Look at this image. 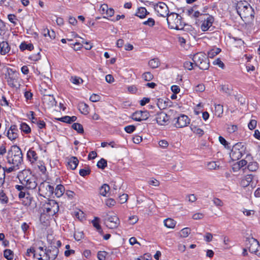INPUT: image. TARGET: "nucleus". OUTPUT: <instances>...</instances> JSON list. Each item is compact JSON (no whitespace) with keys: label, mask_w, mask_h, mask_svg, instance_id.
Returning <instances> with one entry per match:
<instances>
[{"label":"nucleus","mask_w":260,"mask_h":260,"mask_svg":"<svg viewBox=\"0 0 260 260\" xmlns=\"http://www.w3.org/2000/svg\"><path fill=\"white\" fill-rule=\"evenodd\" d=\"M101 96L96 94L93 93L90 97V101L92 102H96L100 100Z\"/></svg>","instance_id":"obj_57"},{"label":"nucleus","mask_w":260,"mask_h":260,"mask_svg":"<svg viewBox=\"0 0 260 260\" xmlns=\"http://www.w3.org/2000/svg\"><path fill=\"white\" fill-rule=\"evenodd\" d=\"M19 48L22 51L25 50L31 51L34 49V45L31 43L27 44L25 42H23L20 45Z\"/></svg>","instance_id":"obj_30"},{"label":"nucleus","mask_w":260,"mask_h":260,"mask_svg":"<svg viewBox=\"0 0 260 260\" xmlns=\"http://www.w3.org/2000/svg\"><path fill=\"white\" fill-rule=\"evenodd\" d=\"M238 129L236 125H229L227 127V129L229 133H233L236 132Z\"/></svg>","instance_id":"obj_63"},{"label":"nucleus","mask_w":260,"mask_h":260,"mask_svg":"<svg viewBox=\"0 0 260 260\" xmlns=\"http://www.w3.org/2000/svg\"><path fill=\"white\" fill-rule=\"evenodd\" d=\"M79 110L82 114L87 115L89 113V107L84 103H80L79 105Z\"/></svg>","instance_id":"obj_28"},{"label":"nucleus","mask_w":260,"mask_h":260,"mask_svg":"<svg viewBox=\"0 0 260 260\" xmlns=\"http://www.w3.org/2000/svg\"><path fill=\"white\" fill-rule=\"evenodd\" d=\"M248 243H246L247 246L249 249V251L251 253H253L257 254L259 253L260 246L258 242L253 238L248 239L247 241Z\"/></svg>","instance_id":"obj_11"},{"label":"nucleus","mask_w":260,"mask_h":260,"mask_svg":"<svg viewBox=\"0 0 260 260\" xmlns=\"http://www.w3.org/2000/svg\"><path fill=\"white\" fill-rule=\"evenodd\" d=\"M19 169V167L15 165H13L12 166L7 168L6 167H4V170H5V174L6 175V173H9L14 171H16V170H18Z\"/></svg>","instance_id":"obj_45"},{"label":"nucleus","mask_w":260,"mask_h":260,"mask_svg":"<svg viewBox=\"0 0 260 260\" xmlns=\"http://www.w3.org/2000/svg\"><path fill=\"white\" fill-rule=\"evenodd\" d=\"M214 21V18L211 15H208L206 18H205L201 26V28L202 31H206L212 25Z\"/></svg>","instance_id":"obj_16"},{"label":"nucleus","mask_w":260,"mask_h":260,"mask_svg":"<svg viewBox=\"0 0 260 260\" xmlns=\"http://www.w3.org/2000/svg\"><path fill=\"white\" fill-rule=\"evenodd\" d=\"M7 162L10 165H15L18 167L23 162V154L19 147L17 145L11 146L7 156Z\"/></svg>","instance_id":"obj_1"},{"label":"nucleus","mask_w":260,"mask_h":260,"mask_svg":"<svg viewBox=\"0 0 260 260\" xmlns=\"http://www.w3.org/2000/svg\"><path fill=\"white\" fill-rule=\"evenodd\" d=\"M5 177L4 167L0 165V187L4 184Z\"/></svg>","instance_id":"obj_40"},{"label":"nucleus","mask_w":260,"mask_h":260,"mask_svg":"<svg viewBox=\"0 0 260 260\" xmlns=\"http://www.w3.org/2000/svg\"><path fill=\"white\" fill-rule=\"evenodd\" d=\"M143 24L152 27L154 25L155 21L154 19L152 18H149L147 21H145L143 22Z\"/></svg>","instance_id":"obj_50"},{"label":"nucleus","mask_w":260,"mask_h":260,"mask_svg":"<svg viewBox=\"0 0 260 260\" xmlns=\"http://www.w3.org/2000/svg\"><path fill=\"white\" fill-rule=\"evenodd\" d=\"M169 119L168 115L164 112H160L157 114L156 117L157 123L161 125H165Z\"/></svg>","instance_id":"obj_18"},{"label":"nucleus","mask_w":260,"mask_h":260,"mask_svg":"<svg viewBox=\"0 0 260 260\" xmlns=\"http://www.w3.org/2000/svg\"><path fill=\"white\" fill-rule=\"evenodd\" d=\"M233 148H236L237 150H239V151L241 152H244L245 149V147L241 142H239L235 144L233 146Z\"/></svg>","instance_id":"obj_49"},{"label":"nucleus","mask_w":260,"mask_h":260,"mask_svg":"<svg viewBox=\"0 0 260 260\" xmlns=\"http://www.w3.org/2000/svg\"><path fill=\"white\" fill-rule=\"evenodd\" d=\"M20 129L21 132H24V133L28 134L30 133L31 129L29 126L25 122H22L20 124Z\"/></svg>","instance_id":"obj_35"},{"label":"nucleus","mask_w":260,"mask_h":260,"mask_svg":"<svg viewBox=\"0 0 260 260\" xmlns=\"http://www.w3.org/2000/svg\"><path fill=\"white\" fill-rule=\"evenodd\" d=\"M79 164V160L75 156H72L68 161V165L70 169L74 170L76 169Z\"/></svg>","instance_id":"obj_25"},{"label":"nucleus","mask_w":260,"mask_h":260,"mask_svg":"<svg viewBox=\"0 0 260 260\" xmlns=\"http://www.w3.org/2000/svg\"><path fill=\"white\" fill-rule=\"evenodd\" d=\"M189 123L190 119L188 116L184 114H181L176 118L175 125L176 127L181 128L187 126Z\"/></svg>","instance_id":"obj_13"},{"label":"nucleus","mask_w":260,"mask_h":260,"mask_svg":"<svg viewBox=\"0 0 260 260\" xmlns=\"http://www.w3.org/2000/svg\"><path fill=\"white\" fill-rule=\"evenodd\" d=\"M155 11L157 12V15L166 17H168L169 14V8L164 2H158L154 5Z\"/></svg>","instance_id":"obj_9"},{"label":"nucleus","mask_w":260,"mask_h":260,"mask_svg":"<svg viewBox=\"0 0 260 260\" xmlns=\"http://www.w3.org/2000/svg\"><path fill=\"white\" fill-rule=\"evenodd\" d=\"M110 190V186L107 184H103L100 188V193L101 195L106 197Z\"/></svg>","instance_id":"obj_32"},{"label":"nucleus","mask_w":260,"mask_h":260,"mask_svg":"<svg viewBox=\"0 0 260 260\" xmlns=\"http://www.w3.org/2000/svg\"><path fill=\"white\" fill-rule=\"evenodd\" d=\"M9 199L4 193L3 190L0 191V203L2 204H6L8 203Z\"/></svg>","instance_id":"obj_37"},{"label":"nucleus","mask_w":260,"mask_h":260,"mask_svg":"<svg viewBox=\"0 0 260 260\" xmlns=\"http://www.w3.org/2000/svg\"><path fill=\"white\" fill-rule=\"evenodd\" d=\"M71 81L74 84L79 85L82 83L83 80L80 77L75 76L71 77Z\"/></svg>","instance_id":"obj_48"},{"label":"nucleus","mask_w":260,"mask_h":260,"mask_svg":"<svg viewBox=\"0 0 260 260\" xmlns=\"http://www.w3.org/2000/svg\"><path fill=\"white\" fill-rule=\"evenodd\" d=\"M149 14V13L147 11L145 8L140 7L138 8L135 15L140 18H144Z\"/></svg>","instance_id":"obj_24"},{"label":"nucleus","mask_w":260,"mask_h":260,"mask_svg":"<svg viewBox=\"0 0 260 260\" xmlns=\"http://www.w3.org/2000/svg\"><path fill=\"white\" fill-rule=\"evenodd\" d=\"M116 202L114 199H108L106 200V204L109 207H111L115 205Z\"/></svg>","instance_id":"obj_64"},{"label":"nucleus","mask_w":260,"mask_h":260,"mask_svg":"<svg viewBox=\"0 0 260 260\" xmlns=\"http://www.w3.org/2000/svg\"><path fill=\"white\" fill-rule=\"evenodd\" d=\"M54 193V187L48 182H42L39 186V194L49 199Z\"/></svg>","instance_id":"obj_7"},{"label":"nucleus","mask_w":260,"mask_h":260,"mask_svg":"<svg viewBox=\"0 0 260 260\" xmlns=\"http://www.w3.org/2000/svg\"><path fill=\"white\" fill-rule=\"evenodd\" d=\"M36 124L39 129L45 128L46 125L45 121L41 119H39Z\"/></svg>","instance_id":"obj_62"},{"label":"nucleus","mask_w":260,"mask_h":260,"mask_svg":"<svg viewBox=\"0 0 260 260\" xmlns=\"http://www.w3.org/2000/svg\"><path fill=\"white\" fill-rule=\"evenodd\" d=\"M42 101L44 105L48 108H50L55 106L56 102L53 95H44Z\"/></svg>","instance_id":"obj_14"},{"label":"nucleus","mask_w":260,"mask_h":260,"mask_svg":"<svg viewBox=\"0 0 260 260\" xmlns=\"http://www.w3.org/2000/svg\"><path fill=\"white\" fill-rule=\"evenodd\" d=\"M191 230L189 228H185L181 230L179 233L180 236L182 238H186L190 234Z\"/></svg>","instance_id":"obj_38"},{"label":"nucleus","mask_w":260,"mask_h":260,"mask_svg":"<svg viewBox=\"0 0 260 260\" xmlns=\"http://www.w3.org/2000/svg\"><path fill=\"white\" fill-rule=\"evenodd\" d=\"M59 249L55 246L50 245L45 249L43 257L45 260H54L58 255Z\"/></svg>","instance_id":"obj_8"},{"label":"nucleus","mask_w":260,"mask_h":260,"mask_svg":"<svg viewBox=\"0 0 260 260\" xmlns=\"http://www.w3.org/2000/svg\"><path fill=\"white\" fill-rule=\"evenodd\" d=\"M29 175H32L31 172L28 170H23L19 172L17 175V178L21 184L25 182V180L30 179Z\"/></svg>","instance_id":"obj_17"},{"label":"nucleus","mask_w":260,"mask_h":260,"mask_svg":"<svg viewBox=\"0 0 260 260\" xmlns=\"http://www.w3.org/2000/svg\"><path fill=\"white\" fill-rule=\"evenodd\" d=\"M149 66L152 68V69H155L157 68L159 65V61L157 58H154L151 59L149 61Z\"/></svg>","instance_id":"obj_43"},{"label":"nucleus","mask_w":260,"mask_h":260,"mask_svg":"<svg viewBox=\"0 0 260 260\" xmlns=\"http://www.w3.org/2000/svg\"><path fill=\"white\" fill-rule=\"evenodd\" d=\"M191 131L199 137H202L204 134V131L199 128L198 126L194 124V122H192L190 126Z\"/></svg>","instance_id":"obj_23"},{"label":"nucleus","mask_w":260,"mask_h":260,"mask_svg":"<svg viewBox=\"0 0 260 260\" xmlns=\"http://www.w3.org/2000/svg\"><path fill=\"white\" fill-rule=\"evenodd\" d=\"M65 188L63 185L62 184L57 185L54 189V193L57 198L61 197L64 193Z\"/></svg>","instance_id":"obj_22"},{"label":"nucleus","mask_w":260,"mask_h":260,"mask_svg":"<svg viewBox=\"0 0 260 260\" xmlns=\"http://www.w3.org/2000/svg\"><path fill=\"white\" fill-rule=\"evenodd\" d=\"M213 63L214 65H217L221 69H224L225 66L223 62L220 60V58H218L216 59H215L213 62Z\"/></svg>","instance_id":"obj_54"},{"label":"nucleus","mask_w":260,"mask_h":260,"mask_svg":"<svg viewBox=\"0 0 260 260\" xmlns=\"http://www.w3.org/2000/svg\"><path fill=\"white\" fill-rule=\"evenodd\" d=\"M167 21L168 27L170 29L181 30L183 29L185 25L182 17L174 12L171 13L168 16Z\"/></svg>","instance_id":"obj_3"},{"label":"nucleus","mask_w":260,"mask_h":260,"mask_svg":"<svg viewBox=\"0 0 260 260\" xmlns=\"http://www.w3.org/2000/svg\"><path fill=\"white\" fill-rule=\"evenodd\" d=\"M128 199V195L125 193H123L119 197V200L120 204L125 203Z\"/></svg>","instance_id":"obj_53"},{"label":"nucleus","mask_w":260,"mask_h":260,"mask_svg":"<svg viewBox=\"0 0 260 260\" xmlns=\"http://www.w3.org/2000/svg\"><path fill=\"white\" fill-rule=\"evenodd\" d=\"M43 213L49 216H53L59 210V205L54 200H48V202L45 203L42 206Z\"/></svg>","instance_id":"obj_6"},{"label":"nucleus","mask_w":260,"mask_h":260,"mask_svg":"<svg viewBox=\"0 0 260 260\" xmlns=\"http://www.w3.org/2000/svg\"><path fill=\"white\" fill-rule=\"evenodd\" d=\"M91 170L89 166H87L84 169H82L79 170V174L82 177H85L90 174Z\"/></svg>","instance_id":"obj_39"},{"label":"nucleus","mask_w":260,"mask_h":260,"mask_svg":"<svg viewBox=\"0 0 260 260\" xmlns=\"http://www.w3.org/2000/svg\"><path fill=\"white\" fill-rule=\"evenodd\" d=\"M164 222L166 227L171 229L174 228L176 224V222L172 218H167L164 220Z\"/></svg>","instance_id":"obj_33"},{"label":"nucleus","mask_w":260,"mask_h":260,"mask_svg":"<svg viewBox=\"0 0 260 260\" xmlns=\"http://www.w3.org/2000/svg\"><path fill=\"white\" fill-rule=\"evenodd\" d=\"M221 52V49L219 48H215L211 49L208 52V58H213Z\"/></svg>","instance_id":"obj_34"},{"label":"nucleus","mask_w":260,"mask_h":260,"mask_svg":"<svg viewBox=\"0 0 260 260\" xmlns=\"http://www.w3.org/2000/svg\"><path fill=\"white\" fill-rule=\"evenodd\" d=\"M99 220L100 219L98 217H94V219L92 220V223L93 226L96 229L98 232L100 234H103V231L102 230V229L101 228V226L100 225L99 223Z\"/></svg>","instance_id":"obj_27"},{"label":"nucleus","mask_w":260,"mask_h":260,"mask_svg":"<svg viewBox=\"0 0 260 260\" xmlns=\"http://www.w3.org/2000/svg\"><path fill=\"white\" fill-rule=\"evenodd\" d=\"M105 223L106 226L109 229H115L119 225L118 217L115 215H107L105 219Z\"/></svg>","instance_id":"obj_10"},{"label":"nucleus","mask_w":260,"mask_h":260,"mask_svg":"<svg viewBox=\"0 0 260 260\" xmlns=\"http://www.w3.org/2000/svg\"><path fill=\"white\" fill-rule=\"evenodd\" d=\"M125 131L128 134H131L136 130V126L134 125H129L124 127Z\"/></svg>","instance_id":"obj_51"},{"label":"nucleus","mask_w":260,"mask_h":260,"mask_svg":"<svg viewBox=\"0 0 260 260\" xmlns=\"http://www.w3.org/2000/svg\"><path fill=\"white\" fill-rule=\"evenodd\" d=\"M26 255L28 256H30L31 254H32L33 257H38V255L35 253V250L34 248L31 247L27 250Z\"/></svg>","instance_id":"obj_60"},{"label":"nucleus","mask_w":260,"mask_h":260,"mask_svg":"<svg viewBox=\"0 0 260 260\" xmlns=\"http://www.w3.org/2000/svg\"><path fill=\"white\" fill-rule=\"evenodd\" d=\"M29 177H30V179L25 180V182L22 183V184L25 185L27 189H35L37 186L36 179L32 175H29Z\"/></svg>","instance_id":"obj_19"},{"label":"nucleus","mask_w":260,"mask_h":260,"mask_svg":"<svg viewBox=\"0 0 260 260\" xmlns=\"http://www.w3.org/2000/svg\"><path fill=\"white\" fill-rule=\"evenodd\" d=\"M148 183L149 185L157 187L159 185L160 183L159 181L155 179H151L148 181Z\"/></svg>","instance_id":"obj_56"},{"label":"nucleus","mask_w":260,"mask_h":260,"mask_svg":"<svg viewBox=\"0 0 260 260\" xmlns=\"http://www.w3.org/2000/svg\"><path fill=\"white\" fill-rule=\"evenodd\" d=\"M253 179V176L251 174L246 175L241 181V184L244 186L249 185Z\"/></svg>","instance_id":"obj_31"},{"label":"nucleus","mask_w":260,"mask_h":260,"mask_svg":"<svg viewBox=\"0 0 260 260\" xmlns=\"http://www.w3.org/2000/svg\"><path fill=\"white\" fill-rule=\"evenodd\" d=\"M19 130L16 125L10 126L7 133V136L11 140H14L18 137Z\"/></svg>","instance_id":"obj_15"},{"label":"nucleus","mask_w":260,"mask_h":260,"mask_svg":"<svg viewBox=\"0 0 260 260\" xmlns=\"http://www.w3.org/2000/svg\"><path fill=\"white\" fill-rule=\"evenodd\" d=\"M149 117V113L146 111H137L132 116V119L136 121L147 120Z\"/></svg>","instance_id":"obj_12"},{"label":"nucleus","mask_w":260,"mask_h":260,"mask_svg":"<svg viewBox=\"0 0 260 260\" xmlns=\"http://www.w3.org/2000/svg\"><path fill=\"white\" fill-rule=\"evenodd\" d=\"M72 127L79 134H83L84 133L83 127L80 123H74L72 124Z\"/></svg>","instance_id":"obj_36"},{"label":"nucleus","mask_w":260,"mask_h":260,"mask_svg":"<svg viewBox=\"0 0 260 260\" xmlns=\"http://www.w3.org/2000/svg\"><path fill=\"white\" fill-rule=\"evenodd\" d=\"M258 168V164L256 162H250L248 166L247 169L251 172L256 171Z\"/></svg>","instance_id":"obj_44"},{"label":"nucleus","mask_w":260,"mask_h":260,"mask_svg":"<svg viewBox=\"0 0 260 260\" xmlns=\"http://www.w3.org/2000/svg\"><path fill=\"white\" fill-rule=\"evenodd\" d=\"M56 120L63 122L70 123V116H64L60 118H56Z\"/></svg>","instance_id":"obj_55"},{"label":"nucleus","mask_w":260,"mask_h":260,"mask_svg":"<svg viewBox=\"0 0 260 260\" xmlns=\"http://www.w3.org/2000/svg\"><path fill=\"white\" fill-rule=\"evenodd\" d=\"M237 11L242 18L247 21L252 20L254 17V11L252 7L246 2H240L237 6Z\"/></svg>","instance_id":"obj_2"},{"label":"nucleus","mask_w":260,"mask_h":260,"mask_svg":"<svg viewBox=\"0 0 260 260\" xmlns=\"http://www.w3.org/2000/svg\"><path fill=\"white\" fill-rule=\"evenodd\" d=\"M96 166L98 168L103 170L107 167V161L105 159L102 158L97 162Z\"/></svg>","instance_id":"obj_42"},{"label":"nucleus","mask_w":260,"mask_h":260,"mask_svg":"<svg viewBox=\"0 0 260 260\" xmlns=\"http://www.w3.org/2000/svg\"><path fill=\"white\" fill-rule=\"evenodd\" d=\"M186 14L191 18H197L202 14L200 12L196 11H194L193 8H190L187 10Z\"/></svg>","instance_id":"obj_29"},{"label":"nucleus","mask_w":260,"mask_h":260,"mask_svg":"<svg viewBox=\"0 0 260 260\" xmlns=\"http://www.w3.org/2000/svg\"><path fill=\"white\" fill-rule=\"evenodd\" d=\"M142 78L147 81L151 80L153 78V75L150 72H145L143 74Z\"/></svg>","instance_id":"obj_47"},{"label":"nucleus","mask_w":260,"mask_h":260,"mask_svg":"<svg viewBox=\"0 0 260 260\" xmlns=\"http://www.w3.org/2000/svg\"><path fill=\"white\" fill-rule=\"evenodd\" d=\"M184 67L188 70H191L193 68V63L191 62L186 61L184 63Z\"/></svg>","instance_id":"obj_58"},{"label":"nucleus","mask_w":260,"mask_h":260,"mask_svg":"<svg viewBox=\"0 0 260 260\" xmlns=\"http://www.w3.org/2000/svg\"><path fill=\"white\" fill-rule=\"evenodd\" d=\"M256 123L257 122L255 120H251L248 124V128L251 130L254 129L256 126Z\"/></svg>","instance_id":"obj_61"},{"label":"nucleus","mask_w":260,"mask_h":260,"mask_svg":"<svg viewBox=\"0 0 260 260\" xmlns=\"http://www.w3.org/2000/svg\"><path fill=\"white\" fill-rule=\"evenodd\" d=\"M6 72L5 73L6 79L8 84L12 87H17L20 84L18 82L19 73L13 69L6 68Z\"/></svg>","instance_id":"obj_5"},{"label":"nucleus","mask_w":260,"mask_h":260,"mask_svg":"<svg viewBox=\"0 0 260 260\" xmlns=\"http://www.w3.org/2000/svg\"><path fill=\"white\" fill-rule=\"evenodd\" d=\"M207 167L209 169L215 170V169H216L217 168H218L219 166L217 165L216 162L212 161V162H210L208 164Z\"/></svg>","instance_id":"obj_59"},{"label":"nucleus","mask_w":260,"mask_h":260,"mask_svg":"<svg viewBox=\"0 0 260 260\" xmlns=\"http://www.w3.org/2000/svg\"><path fill=\"white\" fill-rule=\"evenodd\" d=\"M27 157L28 159L34 162L36 161L38 159L37 154L35 151L29 149L27 153Z\"/></svg>","instance_id":"obj_26"},{"label":"nucleus","mask_w":260,"mask_h":260,"mask_svg":"<svg viewBox=\"0 0 260 260\" xmlns=\"http://www.w3.org/2000/svg\"><path fill=\"white\" fill-rule=\"evenodd\" d=\"M8 18L9 20L12 23L14 24V25H16V21H17V19L16 16L14 14H9L8 15Z\"/></svg>","instance_id":"obj_52"},{"label":"nucleus","mask_w":260,"mask_h":260,"mask_svg":"<svg viewBox=\"0 0 260 260\" xmlns=\"http://www.w3.org/2000/svg\"><path fill=\"white\" fill-rule=\"evenodd\" d=\"M221 89L224 93H225L228 95H231L232 92V88L228 85H222Z\"/></svg>","instance_id":"obj_46"},{"label":"nucleus","mask_w":260,"mask_h":260,"mask_svg":"<svg viewBox=\"0 0 260 260\" xmlns=\"http://www.w3.org/2000/svg\"><path fill=\"white\" fill-rule=\"evenodd\" d=\"M4 256L7 259L11 260L13 258V252L10 249H6L4 251Z\"/></svg>","instance_id":"obj_41"},{"label":"nucleus","mask_w":260,"mask_h":260,"mask_svg":"<svg viewBox=\"0 0 260 260\" xmlns=\"http://www.w3.org/2000/svg\"><path fill=\"white\" fill-rule=\"evenodd\" d=\"M192 60L195 65L201 70H207L210 66L209 60L205 53L199 52L195 54Z\"/></svg>","instance_id":"obj_4"},{"label":"nucleus","mask_w":260,"mask_h":260,"mask_svg":"<svg viewBox=\"0 0 260 260\" xmlns=\"http://www.w3.org/2000/svg\"><path fill=\"white\" fill-rule=\"evenodd\" d=\"M230 155L232 160H236L242 157L243 152L239 151V150H237L236 148H232Z\"/></svg>","instance_id":"obj_20"},{"label":"nucleus","mask_w":260,"mask_h":260,"mask_svg":"<svg viewBox=\"0 0 260 260\" xmlns=\"http://www.w3.org/2000/svg\"><path fill=\"white\" fill-rule=\"evenodd\" d=\"M10 51V47L7 42L3 41L0 43V53L5 55Z\"/></svg>","instance_id":"obj_21"}]
</instances>
